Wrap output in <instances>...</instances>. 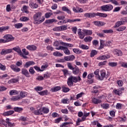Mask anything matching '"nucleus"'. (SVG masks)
<instances>
[{"instance_id":"27","label":"nucleus","mask_w":127,"mask_h":127,"mask_svg":"<svg viewBox=\"0 0 127 127\" xmlns=\"http://www.w3.org/2000/svg\"><path fill=\"white\" fill-rule=\"evenodd\" d=\"M14 111L11 110L9 111L6 112H4L3 113V116L4 117H6V116H10L11 115H12V114H14Z\"/></svg>"},{"instance_id":"64","label":"nucleus","mask_w":127,"mask_h":127,"mask_svg":"<svg viewBox=\"0 0 127 127\" xmlns=\"http://www.w3.org/2000/svg\"><path fill=\"white\" fill-rule=\"evenodd\" d=\"M62 71L64 73V76H67V75H68V70L66 69H64L62 70Z\"/></svg>"},{"instance_id":"60","label":"nucleus","mask_w":127,"mask_h":127,"mask_svg":"<svg viewBox=\"0 0 127 127\" xmlns=\"http://www.w3.org/2000/svg\"><path fill=\"white\" fill-rule=\"evenodd\" d=\"M52 14V12H48L45 14V17H46V18H49Z\"/></svg>"},{"instance_id":"37","label":"nucleus","mask_w":127,"mask_h":127,"mask_svg":"<svg viewBox=\"0 0 127 127\" xmlns=\"http://www.w3.org/2000/svg\"><path fill=\"white\" fill-rule=\"evenodd\" d=\"M10 100L13 101H18V100H20V96L19 95L13 96L10 98Z\"/></svg>"},{"instance_id":"31","label":"nucleus","mask_w":127,"mask_h":127,"mask_svg":"<svg viewBox=\"0 0 127 127\" xmlns=\"http://www.w3.org/2000/svg\"><path fill=\"white\" fill-rule=\"evenodd\" d=\"M93 40V37L91 36H88L84 39V42H91Z\"/></svg>"},{"instance_id":"55","label":"nucleus","mask_w":127,"mask_h":127,"mask_svg":"<svg viewBox=\"0 0 127 127\" xmlns=\"http://www.w3.org/2000/svg\"><path fill=\"white\" fill-rule=\"evenodd\" d=\"M119 64H121L122 67H124V68H127V63L120 62Z\"/></svg>"},{"instance_id":"61","label":"nucleus","mask_w":127,"mask_h":127,"mask_svg":"<svg viewBox=\"0 0 127 127\" xmlns=\"http://www.w3.org/2000/svg\"><path fill=\"white\" fill-rule=\"evenodd\" d=\"M117 84L119 87H123V85H124V82L122 80H118Z\"/></svg>"},{"instance_id":"40","label":"nucleus","mask_w":127,"mask_h":127,"mask_svg":"<svg viewBox=\"0 0 127 127\" xmlns=\"http://www.w3.org/2000/svg\"><path fill=\"white\" fill-rule=\"evenodd\" d=\"M79 48H81V49H83L84 50H88V49H89V46L86 45L82 44L79 45Z\"/></svg>"},{"instance_id":"14","label":"nucleus","mask_w":127,"mask_h":127,"mask_svg":"<svg viewBox=\"0 0 127 127\" xmlns=\"http://www.w3.org/2000/svg\"><path fill=\"white\" fill-rule=\"evenodd\" d=\"M26 48L30 51H34L37 49V47L33 45H28L26 47Z\"/></svg>"},{"instance_id":"3","label":"nucleus","mask_w":127,"mask_h":127,"mask_svg":"<svg viewBox=\"0 0 127 127\" xmlns=\"http://www.w3.org/2000/svg\"><path fill=\"white\" fill-rule=\"evenodd\" d=\"M100 16V17H107L108 16V14L106 13H86L84 14V16L85 17H95V16Z\"/></svg>"},{"instance_id":"52","label":"nucleus","mask_w":127,"mask_h":127,"mask_svg":"<svg viewBox=\"0 0 127 127\" xmlns=\"http://www.w3.org/2000/svg\"><path fill=\"white\" fill-rule=\"evenodd\" d=\"M47 67H48V65L47 64L42 65L41 67V72L44 71Z\"/></svg>"},{"instance_id":"45","label":"nucleus","mask_w":127,"mask_h":127,"mask_svg":"<svg viewBox=\"0 0 127 127\" xmlns=\"http://www.w3.org/2000/svg\"><path fill=\"white\" fill-rule=\"evenodd\" d=\"M123 23H122L121 21H117L115 23V25L114 26V28H117V27H119V26H121V25H123Z\"/></svg>"},{"instance_id":"54","label":"nucleus","mask_w":127,"mask_h":127,"mask_svg":"<svg viewBox=\"0 0 127 127\" xmlns=\"http://www.w3.org/2000/svg\"><path fill=\"white\" fill-rule=\"evenodd\" d=\"M104 33H113L114 32V31L112 29H109V30H103L102 31Z\"/></svg>"},{"instance_id":"17","label":"nucleus","mask_w":127,"mask_h":127,"mask_svg":"<svg viewBox=\"0 0 127 127\" xmlns=\"http://www.w3.org/2000/svg\"><path fill=\"white\" fill-rule=\"evenodd\" d=\"M21 73L23 75H24L26 77H30V76H29V72H28V70L27 69L22 68L21 69Z\"/></svg>"},{"instance_id":"22","label":"nucleus","mask_w":127,"mask_h":127,"mask_svg":"<svg viewBox=\"0 0 127 127\" xmlns=\"http://www.w3.org/2000/svg\"><path fill=\"white\" fill-rule=\"evenodd\" d=\"M14 51L17 52L19 55H22V52H21V50H20V48L19 47H14L13 48Z\"/></svg>"},{"instance_id":"47","label":"nucleus","mask_w":127,"mask_h":127,"mask_svg":"<svg viewBox=\"0 0 127 127\" xmlns=\"http://www.w3.org/2000/svg\"><path fill=\"white\" fill-rule=\"evenodd\" d=\"M84 95H85V93H84V92H81L80 93H78L76 95V100H78V99H80V98H82L83 96H84Z\"/></svg>"},{"instance_id":"29","label":"nucleus","mask_w":127,"mask_h":127,"mask_svg":"<svg viewBox=\"0 0 127 127\" xmlns=\"http://www.w3.org/2000/svg\"><path fill=\"white\" fill-rule=\"evenodd\" d=\"M15 28L17 29H19V28H21L23 26V24L21 23H17L14 25Z\"/></svg>"},{"instance_id":"21","label":"nucleus","mask_w":127,"mask_h":127,"mask_svg":"<svg viewBox=\"0 0 127 127\" xmlns=\"http://www.w3.org/2000/svg\"><path fill=\"white\" fill-rule=\"evenodd\" d=\"M61 103L64 104H70V100L67 98H64L61 100Z\"/></svg>"},{"instance_id":"51","label":"nucleus","mask_w":127,"mask_h":127,"mask_svg":"<svg viewBox=\"0 0 127 127\" xmlns=\"http://www.w3.org/2000/svg\"><path fill=\"white\" fill-rule=\"evenodd\" d=\"M17 82H18V79L16 78H14L11 80H9L8 81V84H10L11 83H16Z\"/></svg>"},{"instance_id":"20","label":"nucleus","mask_w":127,"mask_h":127,"mask_svg":"<svg viewBox=\"0 0 127 127\" xmlns=\"http://www.w3.org/2000/svg\"><path fill=\"white\" fill-rule=\"evenodd\" d=\"M61 44L65 47H74V45H73V44L65 43L64 42H61Z\"/></svg>"},{"instance_id":"2","label":"nucleus","mask_w":127,"mask_h":127,"mask_svg":"<svg viewBox=\"0 0 127 127\" xmlns=\"http://www.w3.org/2000/svg\"><path fill=\"white\" fill-rule=\"evenodd\" d=\"M82 79L80 76H70L67 79V85L69 87H72L73 86V83H77L81 81Z\"/></svg>"},{"instance_id":"13","label":"nucleus","mask_w":127,"mask_h":127,"mask_svg":"<svg viewBox=\"0 0 127 127\" xmlns=\"http://www.w3.org/2000/svg\"><path fill=\"white\" fill-rule=\"evenodd\" d=\"M33 113L36 116H40L41 115H43V111H42V108H40L39 110H36L34 111H33Z\"/></svg>"},{"instance_id":"58","label":"nucleus","mask_w":127,"mask_h":127,"mask_svg":"<svg viewBox=\"0 0 127 127\" xmlns=\"http://www.w3.org/2000/svg\"><path fill=\"white\" fill-rule=\"evenodd\" d=\"M67 67L70 69V70H74V67H73V65H72V64L70 63H67Z\"/></svg>"},{"instance_id":"24","label":"nucleus","mask_w":127,"mask_h":127,"mask_svg":"<svg viewBox=\"0 0 127 127\" xmlns=\"http://www.w3.org/2000/svg\"><path fill=\"white\" fill-rule=\"evenodd\" d=\"M9 121H10V120H9V119L7 118L5 120L6 122V126H8V127H14V124H12L11 123H10V122H9Z\"/></svg>"},{"instance_id":"43","label":"nucleus","mask_w":127,"mask_h":127,"mask_svg":"<svg viewBox=\"0 0 127 127\" xmlns=\"http://www.w3.org/2000/svg\"><path fill=\"white\" fill-rule=\"evenodd\" d=\"M109 66H110V67H116L118 66V63L116 62H110L108 63Z\"/></svg>"},{"instance_id":"10","label":"nucleus","mask_w":127,"mask_h":127,"mask_svg":"<svg viewBox=\"0 0 127 127\" xmlns=\"http://www.w3.org/2000/svg\"><path fill=\"white\" fill-rule=\"evenodd\" d=\"M125 88H122L121 89H114L113 90V92L115 95H118V96H121L122 94H123V92L122 91H124Z\"/></svg>"},{"instance_id":"42","label":"nucleus","mask_w":127,"mask_h":127,"mask_svg":"<svg viewBox=\"0 0 127 127\" xmlns=\"http://www.w3.org/2000/svg\"><path fill=\"white\" fill-rule=\"evenodd\" d=\"M26 96H27V92H25V91H22L20 93V99L21 98H25Z\"/></svg>"},{"instance_id":"49","label":"nucleus","mask_w":127,"mask_h":127,"mask_svg":"<svg viewBox=\"0 0 127 127\" xmlns=\"http://www.w3.org/2000/svg\"><path fill=\"white\" fill-rule=\"evenodd\" d=\"M47 93H48L47 90H44L43 91L39 92L38 94H39L40 96H45V95H47Z\"/></svg>"},{"instance_id":"35","label":"nucleus","mask_w":127,"mask_h":127,"mask_svg":"<svg viewBox=\"0 0 127 127\" xmlns=\"http://www.w3.org/2000/svg\"><path fill=\"white\" fill-rule=\"evenodd\" d=\"M62 88L63 89V92L64 93H67V92H69L70 91V89L69 88L66 87V85H63L62 86Z\"/></svg>"},{"instance_id":"23","label":"nucleus","mask_w":127,"mask_h":127,"mask_svg":"<svg viewBox=\"0 0 127 127\" xmlns=\"http://www.w3.org/2000/svg\"><path fill=\"white\" fill-rule=\"evenodd\" d=\"M94 23L95 25H96V26H103V25L106 24L105 22L101 21H95Z\"/></svg>"},{"instance_id":"62","label":"nucleus","mask_w":127,"mask_h":127,"mask_svg":"<svg viewBox=\"0 0 127 127\" xmlns=\"http://www.w3.org/2000/svg\"><path fill=\"white\" fill-rule=\"evenodd\" d=\"M72 51L74 53H76L77 54H78L79 53H81V51L78 49H73L72 50Z\"/></svg>"},{"instance_id":"38","label":"nucleus","mask_w":127,"mask_h":127,"mask_svg":"<svg viewBox=\"0 0 127 127\" xmlns=\"http://www.w3.org/2000/svg\"><path fill=\"white\" fill-rule=\"evenodd\" d=\"M97 54H98V51H97L96 50H93L91 51L90 57H94V56L97 55Z\"/></svg>"},{"instance_id":"39","label":"nucleus","mask_w":127,"mask_h":127,"mask_svg":"<svg viewBox=\"0 0 127 127\" xmlns=\"http://www.w3.org/2000/svg\"><path fill=\"white\" fill-rule=\"evenodd\" d=\"M13 110L17 113H20V112H22V111H23V109L21 107H14Z\"/></svg>"},{"instance_id":"6","label":"nucleus","mask_w":127,"mask_h":127,"mask_svg":"<svg viewBox=\"0 0 127 127\" xmlns=\"http://www.w3.org/2000/svg\"><path fill=\"white\" fill-rule=\"evenodd\" d=\"M114 8L112 4H106L101 6V10L103 11H111Z\"/></svg>"},{"instance_id":"7","label":"nucleus","mask_w":127,"mask_h":127,"mask_svg":"<svg viewBox=\"0 0 127 127\" xmlns=\"http://www.w3.org/2000/svg\"><path fill=\"white\" fill-rule=\"evenodd\" d=\"M100 74L98 80H101V81L104 80V78L107 77L106 75V70L103 69L99 71Z\"/></svg>"},{"instance_id":"11","label":"nucleus","mask_w":127,"mask_h":127,"mask_svg":"<svg viewBox=\"0 0 127 127\" xmlns=\"http://www.w3.org/2000/svg\"><path fill=\"white\" fill-rule=\"evenodd\" d=\"M111 56L109 55H106L100 56L97 58V60H106L109 59Z\"/></svg>"},{"instance_id":"33","label":"nucleus","mask_w":127,"mask_h":127,"mask_svg":"<svg viewBox=\"0 0 127 127\" xmlns=\"http://www.w3.org/2000/svg\"><path fill=\"white\" fill-rule=\"evenodd\" d=\"M101 107L102 109H104L105 110H107L110 108V105L108 103H104L101 104Z\"/></svg>"},{"instance_id":"50","label":"nucleus","mask_w":127,"mask_h":127,"mask_svg":"<svg viewBox=\"0 0 127 127\" xmlns=\"http://www.w3.org/2000/svg\"><path fill=\"white\" fill-rule=\"evenodd\" d=\"M62 38L64 39V40H66V41H67V42H70V41H71L72 40L71 38H67L66 36H63Z\"/></svg>"},{"instance_id":"4","label":"nucleus","mask_w":127,"mask_h":127,"mask_svg":"<svg viewBox=\"0 0 127 127\" xmlns=\"http://www.w3.org/2000/svg\"><path fill=\"white\" fill-rule=\"evenodd\" d=\"M2 39L3 43H6V42H9L10 41H13L14 40V38L11 35L7 34L5 35Z\"/></svg>"},{"instance_id":"9","label":"nucleus","mask_w":127,"mask_h":127,"mask_svg":"<svg viewBox=\"0 0 127 127\" xmlns=\"http://www.w3.org/2000/svg\"><path fill=\"white\" fill-rule=\"evenodd\" d=\"M12 52V49H2L0 52L1 55H5L6 54H8L9 53H11Z\"/></svg>"},{"instance_id":"46","label":"nucleus","mask_w":127,"mask_h":127,"mask_svg":"<svg viewBox=\"0 0 127 127\" xmlns=\"http://www.w3.org/2000/svg\"><path fill=\"white\" fill-rule=\"evenodd\" d=\"M42 111L43 112V114H48L49 112V109L46 107H43L42 108Z\"/></svg>"},{"instance_id":"30","label":"nucleus","mask_w":127,"mask_h":127,"mask_svg":"<svg viewBox=\"0 0 127 127\" xmlns=\"http://www.w3.org/2000/svg\"><path fill=\"white\" fill-rule=\"evenodd\" d=\"M60 90H61V87L60 86H56L51 88V91L53 92H58V91H60Z\"/></svg>"},{"instance_id":"36","label":"nucleus","mask_w":127,"mask_h":127,"mask_svg":"<svg viewBox=\"0 0 127 127\" xmlns=\"http://www.w3.org/2000/svg\"><path fill=\"white\" fill-rule=\"evenodd\" d=\"M9 95L13 96V95H18V91L16 90H10L9 93Z\"/></svg>"},{"instance_id":"53","label":"nucleus","mask_w":127,"mask_h":127,"mask_svg":"<svg viewBox=\"0 0 127 127\" xmlns=\"http://www.w3.org/2000/svg\"><path fill=\"white\" fill-rule=\"evenodd\" d=\"M10 78V77H9V76H8V75H7V74H3V75L1 76V79H8Z\"/></svg>"},{"instance_id":"1","label":"nucleus","mask_w":127,"mask_h":127,"mask_svg":"<svg viewBox=\"0 0 127 127\" xmlns=\"http://www.w3.org/2000/svg\"><path fill=\"white\" fill-rule=\"evenodd\" d=\"M42 15V13L40 12H38L34 15L33 18L35 24H40V23H42L44 21L45 18L43 16L41 17Z\"/></svg>"},{"instance_id":"63","label":"nucleus","mask_w":127,"mask_h":127,"mask_svg":"<svg viewBox=\"0 0 127 127\" xmlns=\"http://www.w3.org/2000/svg\"><path fill=\"white\" fill-rule=\"evenodd\" d=\"M35 91H42V90H43V87L41 86H38L35 88Z\"/></svg>"},{"instance_id":"59","label":"nucleus","mask_w":127,"mask_h":127,"mask_svg":"<svg viewBox=\"0 0 127 127\" xmlns=\"http://www.w3.org/2000/svg\"><path fill=\"white\" fill-rule=\"evenodd\" d=\"M60 29L61 31H63V30H66L67 26L63 25L62 26H60Z\"/></svg>"},{"instance_id":"16","label":"nucleus","mask_w":127,"mask_h":127,"mask_svg":"<svg viewBox=\"0 0 127 127\" xmlns=\"http://www.w3.org/2000/svg\"><path fill=\"white\" fill-rule=\"evenodd\" d=\"M35 63H34V62L29 61L24 65V67H25V68H28V67H30V66H32V65H35Z\"/></svg>"},{"instance_id":"12","label":"nucleus","mask_w":127,"mask_h":127,"mask_svg":"<svg viewBox=\"0 0 127 127\" xmlns=\"http://www.w3.org/2000/svg\"><path fill=\"white\" fill-rule=\"evenodd\" d=\"M64 59L65 61H73L75 59V56L74 55L66 56L64 57Z\"/></svg>"},{"instance_id":"5","label":"nucleus","mask_w":127,"mask_h":127,"mask_svg":"<svg viewBox=\"0 0 127 127\" xmlns=\"http://www.w3.org/2000/svg\"><path fill=\"white\" fill-rule=\"evenodd\" d=\"M56 50H63L64 53L65 55H70L71 53L70 52V50L68 49V48L65 46H60L58 48H56Z\"/></svg>"},{"instance_id":"26","label":"nucleus","mask_w":127,"mask_h":127,"mask_svg":"<svg viewBox=\"0 0 127 127\" xmlns=\"http://www.w3.org/2000/svg\"><path fill=\"white\" fill-rule=\"evenodd\" d=\"M29 6L31 8H37L38 7V5L33 2H30Z\"/></svg>"},{"instance_id":"32","label":"nucleus","mask_w":127,"mask_h":127,"mask_svg":"<svg viewBox=\"0 0 127 127\" xmlns=\"http://www.w3.org/2000/svg\"><path fill=\"white\" fill-rule=\"evenodd\" d=\"M72 70V73L74 75H77V74H79L80 72V70L79 69V68H78V67H74V69Z\"/></svg>"},{"instance_id":"41","label":"nucleus","mask_w":127,"mask_h":127,"mask_svg":"<svg viewBox=\"0 0 127 127\" xmlns=\"http://www.w3.org/2000/svg\"><path fill=\"white\" fill-rule=\"evenodd\" d=\"M20 20L21 21H23V22L28 21V20H29V18L26 16H22L20 18Z\"/></svg>"},{"instance_id":"34","label":"nucleus","mask_w":127,"mask_h":127,"mask_svg":"<svg viewBox=\"0 0 127 127\" xmlns=\"http://www.w3.org/2000/svg\"><path fill=\"white\" fill-rule=\"evenodd\" d=\"M57 20L55 19H48V20H46V23H53V22H57Z\"/></svg>"},{"instance_id":"25","label":"nucleus","mask_w":127,"mask_h":127,"mask_svg":"<svg viewBox=\"0 0 127 127\" xmlns=\"http://www.w3.org/2000/svg\"><path fill=\"white\" fill-rule=\"evenodd\" d=\"M53 55L56 57H61L63 56V54L58 51L55 52L53 53Z\"/></svg>"},{"instance_id":"15","label":"nucleus","mask_w":127,"mask_h":127,"mask_svg":"<svg viewBox=\"0 0 127 127\" xmlns=\"http://www.w3.org/2000/svg\"><path fill=\"white\" fill-rule=\"evenodd\" d=\"M113 53L117 56H123V52L120 50H114Z\"/></svg>"},{"instance_id":"44","label":"nucleus","mask_w":127,"mask_h":127,"mask_svg":"<svg viewBox=\"0 0 127 127\" xmlns=\"http://www.w3.org/2000/svg\"><path fill=\"white\" fill-rule=\"evenodd\" d=\"M9 27L8 26L1 27H0V32L5 31L6 30H7V29H9Z\"/></svg>"},{"instance_id":"8","label":"nucleus","mask_w":127,"mask_h":127,"mask_svg":"<svg viewBox=\"0 0 127 127\" xmlns=\"http://www.w3.org/2000/svg\"><path fill=\"white\" fill-rule=\"evenodd\" d=\"M77 34L80 39H84L85 36H86L85 33H84V31H83V30H82L81 29H78Z\"/></svg>"},{"instance_id":"18","label":"nucleus","mask_w":127,"mask_h":127,"mask_svg":"<svg viewBox=\"0 0 127 127\" xmlns=\"http://www.w3.org/2000/svg\"><path fill=\"white\" fill-rule=\"evenodd\" d=\"M92 102L93 104H95V105H98V104L101 103L102 100L101 99H99L96 98H93L92 99Z\"/></svg>"},{"instance_id":"57","label":"nucleus","mask_w":127,"mask_h":127,"mask_svg":"<svg viewBox=\"0 0 127 127\" xmlns=\"http://www.w3.org/2000/svg\"><path fill=\"white\" fill-rule=\"evenodd\" d=\"M22 51L23 52L22 54H23V55L27 56L28 54H29V53L25 49H23Z\"/></svg>"},{"instance_id":"48","label":"nucleus","mask_w":127,"mask_h":127,"mask_svg":"<svg viewBox=\"0 0 127 127\" xmlns=\"http://www.w3.org/2000/svg\"><path fill=\"white\" fill-rule=\"evenodd\" d=\"M126 28H127L126 26H122L117 29L116 30L117 31H124V30H126Z\"/></svg>"},{"instance_id":"56","label":"nucleus","mask_w":127,"mask_h":127,"mask_svg":"<svg viewBox=\"0 0 127 127\" xmlns=\"http://www.w3.org/2000/svg\"><path fill=\"white\" fill-rule=\"evenodd\" d=\"M99 72H100V70L97 69L94 72L95 75L96 76L97 78L99 79V77H100V74H99Z\"/></svg>"},{"instance_id":"28","label":"nucleus","mask_w":127,"mask_h":127,"mask_svg":"<svg viewBox=\"0 0 127 127\" xmlns=\"http://www.w3.org/2000/svg\"><path fill=\"white\" fill-rule=\"evenodd\" d=\"M62 9L63 10V11H66V12H67V13L68 14H71V10H70L68 7L66 6H63Z\"/></svg>"},{"instance_id":"19","label":"nucleus","mask_w":127,"mask_h":127,"mask_svg":"<svg viewBox=\"0 0 127 127\" xmlns=\"http://www.w3.org/2000/svg\"><path fill=\"white\" fill-rule=\"evenodd\" d=\"M82 31H83L84 33L85 34V36L92 35L93 33V31H92V30L83 29Z\"/></svg>"}]
</instances>
